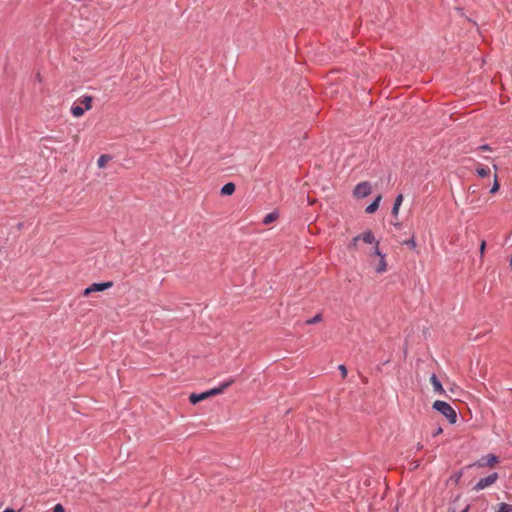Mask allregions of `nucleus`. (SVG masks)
I'll return each instance as SVG.
<instances>
[{"label": "nucleus", "mask_w": 512, "mask_h": 512, "mask_svg": "<svg viewBox=\"0 0 512 512\" xmlns=\"http://www.w3.org/2000/svg\"><path fill=\"white\" fill-rule=\"evenodd\" d=\"M430 382H431L433 389L436 393H438V394L445 393V390H444L441 382L438 380V378L436 377L435 374H432V376L430 377Z\"/></svg>", "instance_id": "nucleus-10"}, {"label": "nucleus", "mask_w": 512, "mask_h": 512, "mask_svg": "<svg viewBox=\"0 0 512 512\" xmlns=\"http://www.w3.org/2000/svg\"><path fill=\"white\" fill-rule=\"evenodd\" d=\"M479 149L482 150V151H486V150H489L490 148H489L488 145H482V146L479 147Z\"/></svg>", "instance_id": "nucleus-27"}, {"label": "nucleus", "mask_w": 512, "mask_h": 512, "mask_svg": "<svg viewBox=\"0 0 512 512\" xmlns=\"http://www.w3.org/2000/svg\"><path fill=\"white\" fill-rule=\"evenodd\" d=\"M493 168H494L495 173H496V172H497V170H498V167H497L496 165H493Z\"/></svg>", "instance_id": "nucleus-30"}, {"label": "nucleus", "mask_w": 512, "mask_h": 512, "mask_svg": "<svg viewBox=\"0 0 512 512\" xmlns=\"http://www.w3.org/2000/svg\"><path fill=\"white\" fill-rule=\"evenodd\" d=\"M321 320H322V315L317 314L313 318L307 320L306 324H308V325L316 324V323L320 322Z\"/></svg>", "instance_id": "nucleus-21"}, {"label": "nucleus", "mask_w": 512, "mask_h": 512, "mask_svg": "<svg viewBox=\"0 0 512 512\" xmlns=\"http://www.w3.org/2000/svg\"><path fill=\"white\" fill-rule=\"evenodd\" d=\"M404 244L409 246L411 249H414L416 247V242L414 240V236L411 239L405 241Z\"/></svg>", "instance_id": "nucleus-22"}, {"label": "nucleus", "mask_w": 512, "mask_h": 512, "mask_svg": "<svg viewBox=\"0 0 512 512\" xmlns=\"http://www.w3.org/2000/svg\"><path fill=\"white\" fill-rule=\"evenodd\" d=\"M110 160L111 157L109 155H101L97 160V165L99 168H104Z\"/></svg>", "instance_id": "nucleus-16"}, {"label": "nucleus", "mask_w": 512, "mask_h": 512, "mask_svg": "<svg viewBox=\"0 0 512 512\" xmlns=\"http://www.w3.org/2000/svg\"><path fill=\"white\" fill-rule=\"evenodd\" d=\"M339 370L341 372L342 377L345 378L347 376V369H346V367L344 365H340L339 366Z\"/></svg>", "instance_id": "nucleus-24"}, {"label": "nucleus", "mask_w": 512, "mask_h": 512, "mask_svg": "<svg viewBox=\"0 0 512 512\" xmlns=\"http://www.w3.org/2000/svg\"><path fill=\"white\" fill-rule=\"evenodd\" d=\"M208 398L207 391L199 393V394H191L189 400L192 404L199 403L200 401L206 400Z\"/></svg>", "instance_id": "nucleus-11"}, {"label": "nucleus", "mask_w": 512, "mask_h": 512, "mask_svg": "<svg viewBox=\"0 0 512 512\" xmlns=\"http://www.w3.org/2000/svg\"><path fill=\"white\" fill-rule=\"evenodd\" d=\"M509 264H510V266H512V255H511V258L509 260Z\"/></svg>", "instance_id": "nucleus-31"}, {"label": "nucleus", "mask_w": 512, "mask_h": 512, "mask_svg": "<svg viewBox=\"0 0 512 512\" xmlns=\"http://www.w3.org/2000/svg\"><path fill=\"white\" fill-rule=\"evenodd\" d=\"M234 382L233 379L228 380L227 382H224L220 385V387L213 388L207 391L208 398L211 396H215L218 394H221L225 389H227L232 383Z\"/></svg>", "instance_id": "nucleus-9"}, {"label": "nucleus", "mask_w": 512, "mask_h": 512, "mask_svg": "<svg viewBox=\"0 0 512 512\" xmlns=\"http://www.w3.org/2000/svg\"><path fill=\"white\" fill-rule=\"evenodd\" d=\"M93 98L91 96H84L79 99V104H74L71 107V113L74 117H81L84 115L85 111H88L92 108Z\"/></svg>", "instance_id": "nucleus-2"}, {"label": "nucleus", "mask_w": 512, "mask_h": 512, "mask_svg": "<svg viewBox=\"0 0 512 512\" xmlns=\"http://www.w3.org/2000/svg\"><path fill=\"white\" fill-rule=\"evenodd\" d=\"M374 256L379 257V261L377 263H374L371 261V265H373L374 270L378 274H382L387 271V262L385 259V255L381 253L380 249L377 247L373 248V252L370 254V258H373Z\"/></svg>", "instance_id": "nucleus-3"}, {"label": "nucleus", "mask_w": 512, "mask_h": 512, "mask_svg": "<svg viewBox=\"0 0 512 512\" xmlns=\"http://www.w3.org/2000/svg\"><path fill=\"white\" fill-rule=\"evenodd\" d=\"M277 218H278V213L271 212L263 218V224L268 225V224L274 222Z\"/></svg>", "instance_id": "nucleus-15"}, {"label": "nucleus", "mask_w": 512, "mask_h": 512, "mask_svg": "<svg viewBox=\"0 0 512 512\" xmlns=\"http://www.w3.org/2000/svg\"><path fill=\"white\" fill-rule=\"evenodd\" d=\"M468 509H469V506H466V507L462 510V512H468Z\"/></svg>", "instance_id": "nucleus-29"}, {"label": "nucleus", "mask_w": 512, "mask_h": 512, "mask_svg": "<svg viewBox=\"0 0 512 512\" xmlns=\"http://www.w3.org/2000/svg\"><path fill=\"white\" fill-rule=\"evenodd\" d=\"M499 462V458L494 454H488L481 457L476 463L477 467H494Z\"/></svg>", "instance_id": "nucleus-6"}, {"label": "nucleus", "mask_w": 512, "mask_h": 512, "mask_svg": "<svg viewBox=\"0 0 512 512\" xmlns=\"http://www.w3.org/2000/svg\"><path fill=\"white\" fill-rule=\"evenodd\" d=\"M403 195L402 194H399L396 199H395V202H394V205H393V208H392V215L394 217H397L398 214H399V210H400V206L403 202Z\"/></svg>", "instance_id": "nucleus-13"}, {"label": "nucleus", "mask_w": 512, "mask_h": 512, "mask_svg": "<svg viewBox=\"0 0 512 512\" xmlns=\"http://www.w3.org/2000/svg\"><path fill=\"white\" fill-rule=\"evenodd\" d=\"M359 241H360V237L355 236L351 242L349 243L348 245V249L349 250H352V251H356L358 249V244H359Z\"/></svg>", "instance_id": "nucleus-19"}, {"label": "nucleus", "mask_w": 512, "mask_h": 512, "mask_svg": "<svg viewBox=\"0 0 512 512\" xmlns=\"http://www.w3.org/2000/svg\"><path fill=\"white\" fill-rule=\"evenodd\" d=\"M498 473H492L487 477L480 479L477 484L474 486L475 491L483 490L491 485H493L498 479Z\"/></svg>", "instance_id": "nucleus-5"}, {"label": "nucleus", "mask_w": 512, "mask_h": 512, "mask_svg": "<svg viewBox=\"0 0 512 512\" xmlns=\"http://www.w3.org/2000/svg\"><path fill=\"white\" fill-rule=\"evenodd\" d=\"M235 189H236L235 184L232 182H229L221 188V195H225V196L232 195L235 192Z\"/></svg>", "instance_id": "nucleus-14"}, {"label": "nucleus", "mask_w": 512, "mask_h": 512, "mask_svg": "<svg viewBox=\"0 0 512 512\" xmlns=\"http://www.w3.org/2000/svg\"><path fill=\"white\" fill-rule=\"evenodd\" d=\"M499 188H500V184L498 182V176H497V173L494 174V183H493V186L490 190L491 193H496L499 191Z\"/></svg>", "instance_id": "nucleus-20"}, {"label": "nucleus", "mask_w": 512, "mask_h": 512, "mask_svg": "<svg viewBox=\"0 0 512 512\" xmlns=\"http://www.w3.org/2000/svg\"><path fill=\"white\" fill-rule=\"evenodd\" d=\"M371 193V185L368 182L359 183L354 189V196L363 198Z\"/></svg>", "instance_id": "nucleus-7"}, {"label": "nucleus", "mask_w": 512, "mask_h": 512, "mask_svg": "<svg viewBox=\"0 0 512 512\" xmlns=\"http://www.w3.org/2000/svg\"><path fill=\"white\" fill-rule=\"evenodd\" d=\"M442 432H443L442 428H441V427H438V428L434 431L433 436H437V435L441 434Z\"/></svg>", "instance_id": "nucleus-25"}, {"label": "nucleus", "mask_w": 512, "mask_h": 512, "mask_svg": "<svg viewBox=\"0 0 512 512\" xmlns=\"http://www.w3.org/2000/svg\"><path fill=\"white\" fill-rule=\"evenodd\" d=\"M360 237V241L366 244H372L374 247L379 248V241L375 239V236L371 230H367L362 234L358 235Z\"/></svg>", "instance_id": "nucleus-8"}, {"label": "nucleus", "mask_w": 512, "mask_h": 512, "mask_svg": "<svg viewBox=\"0 0 512 512\" xmlns=\"http://www.w3.org/2000/svg\"><path fill=\"white\" fill-rule=\"evenodd\" d=\"M433 409L441 413L451 424L457 421V413L455 409L445 401L436 400L433 403Z\"/></svg>", "instance_id": "nucleus-1"}, {"label": "nucleus", "mask_w": 512, "mask_h": 512, "mask_svg": "<svg viewBox=\"0 0 512 512\" xmlns=\"http://www.w3.org/2000/svg\"><path fill=\"white\" fill-rule=\"evenodd\" d=\"M53 512H65V509L61 504H56L53 508Z\"/></svg>", "instance_id": "nucleus-23"}, {"label": "nucleus", "mask_w": 512, "mask_h": 512, "mask_svg": "<svg viewBox=\"0 0 512 512\" xmlns=\"http://www.w3.org/2000/svg\"><path fill=\"white\" fill-rule=\"evenodd\" d=\"M476 173L479 177H487L490 174V169L480 165L477 167Z\"/></svg>", "instance_id": "nucleus-17"}, {"label": "nucleus", "mask_w": 512, "mask_h": 512, "mask_svg": "<svg viewBox=\"0 0 512 512\" xmlns=\"http://www.w3.org/2000/svg\"><path fill=\"white\" fill-rule=\"evenodd\" d=\"M381 199H382L381 195L377 196L376 199L370 205H368L366 207L365 212L368 214H372V213L376 212L379 207Z\"/></svg>", "instance_id": "nucleus-12"}, {"label": "nucleus", "mask_w": 512, "mask_h": 512, "mask_svg": "<svg viewBox=\"0 0 512 512\" xmlns=\"http://www.w3.org/2000/svg\"><path fill=\"white\" fill-rule=\"evenodd\" d=\"M495 512H512V505L507 503H500Z\"/></svg>", "instance_id": "nucleus-18"}, {"label": "nucleus", "mask_w": 512, "mask_h": 512, "mask_svg": "<svg viewBox=\"0 0 512 512\" xmlns=\"http://www.w3.org/2000/svg\"><path fill=\"white\" fill-rule=\"evenodd\" d=\"M3 512H15V510H14V509H11V508H7V509H5Z\"/></svg>", "instance_id": "nucleus-28"}, {"label": "nucleus", "mask_w": 512, "mask_h": 512, "mask_svg": "<svg viewBox=\"0 0 512 512\" xmlns=\"http://www.w3.org/2000/svg\"><path fill=\"white\" fill-rule=\"evenodd\" d=\"M113 286V282L93 283L83 291V296L88 297L93 292H101Z\"/></svg>", "instance_id": "nucleus-4"}, {"label": "nucleus", "mask_w": 512, "mask_h": 512, "mask_svg": "<svg viewBox=\"0 0 512 512\" xmlns=\"http://www.w3.org/2000/svg\"><path fill=\"white\" fill-rule=\"evenodd\" d=\"M485 246H486L485 241H482L481 246H480V253H481V254H483V253H484Z\"/></svg>", "instance_id": "nucleus-26"}]
</instances>
